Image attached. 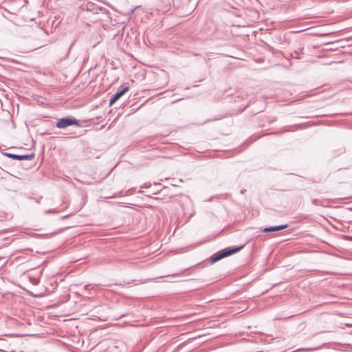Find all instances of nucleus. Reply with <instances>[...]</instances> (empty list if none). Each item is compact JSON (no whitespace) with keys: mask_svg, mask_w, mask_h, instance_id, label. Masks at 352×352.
Returning a JSON list of instances; mask_svg holds the SVG:
<instances>
[{"mask_svg":"<svg viewBox=\"0 0 352 352\" xmlns=\"http://www.w3.org/2000/svg\"><path fill=\"white\" fill-rule=\"evenodd\" d=\"M244 245H241L239 247H235V248H228L223 249L222 250L215 253L213 254L210 258V262L211 263H214L217 262L218 261L230 256L234 253H236L239 252L243 248Z\"/></svg>","mask_w":352,"mask_h":352,"instance_id":"1","label":"nucleus"},{"mask_svg":"<svg viewBox=\"0 0 352 352\" xmlns=\"http://www.w3.org/2000/svg\"><path fill=\"white\" fill-rule=\"evenodd\" d=\"M72 125L80 126L79 120L72 117H65L60 119L56 124L59 129H65Z\"/></svg>","mask_w":352,"mask_h":352,"instance_id":"2","label":"nucleus"},{"mask_svg":"<svg viewBox=\"0 0 352 352\" xmlns=\"http://www.w3.org/2000/svg\"><path fill=\"white\" fill-rule=\"evenodd\" d=\"M3 155L9 158L16 160H32L35 157V154L34 153L27 155H16L10 153H4Z\"/></svg>","mask_w":352,"mask_h":352,"instance_id":"3","label":"nucleus"},{"mask_svg":"<svg viewBox=\"0 0 352 352\" xmlns=\"http://www.w3.org/2000/svg\"><path fill=\"white\" fill-rule=\"evenodd\" d=\"M129 90V87H124L121 90L118 91L116 94H114L110 100L109 105H113L117 100H118L125 93H126Z\"/></svg>","mask_w":352,"mask_h":352,"instance_id":"4","label":"nucleus"},{"mask_svg":"<svg viewBox=\"0 0 352 352\" xmlns=\"http://www.w3.org/2000/svg\"><path fill=\"white\" fill-rule=\"evenodd\" d=\"M287 227H288L287 224H283V225L275 226H270V227H267V228H264L263 232H265V233H267V232L279 231V230H283L285 228H287Z\"/></svg>","mask_w":352,"mask_h":352,"instance_id":"5","label":"nucleus"},{"mask_svg":"<svg viewBox=\"0 0 352 352\" xmlns=\"http://www.w3.org/2000/svg\"><path fill=\"white\" fill-rule=\"evenodd\" d=\"M86 8H87V10L88 11H90L91 12H94V13H96L97 14L98 12V10H102V8H99L98 6H96L95 3H91V2H89L87 5H86Z\"/></svg>","mask_w":352,"mask_h":352,"instance_id":"6","label":"nucleus"},{"mask_svg":"<svg viewBox=\"0 0 352 352\" xmlns=\"http://www.w3.org/2000/svg\"><path fill=\"white\" fill-rule=\"evenodd\" d=\"M312 203H313L314 205H318V200H317V199H314V200L312 201Z\"/></svg>","mask_w":352,"mask_h":352,"instance_id":"7","label":"nucleus"},{"mask_svg":"<svg viewBox=\"0 0 352 352\" xmlns=\"http://www.w3.org/2000/svg\"><path fill=\"white\" fill-rule=\"evenodd\" d=\"M180 275H181V274H173L172 276H180Z\"/></svg>","mask_w":352,"mask_h":352,"instance_id":"8","label":"nucleus"},{"mask_svg":"<svg viewBox=\"0 0 352 352\" xmlns=\"http://www.w3.org/2000/svg\"><path fill=\"white\" fill-rule=\"evenodd\" d=\"M245 192V189H243V190H241V193H244Z\"/></svg>","mask_w":352,"mask_h":352,"instance_id":"9","label":"nucleus"},{"mask_svg":"<svg viewBox=\"0 0 352 352\" xmlns=\"http://www.w3.org/2000/svg\"><path fill=\"white\" fill-rule=\"evenodd\" d=\"M72 45H74V43H72V45L69 46V48H72Z\"/></svg>","mask_w":352,"mask_h":352,"instance_id":"10","label":"nucleus"},{"mask_svg":"<svg viewBox=\"0 0 352 352\" xmlns=\"http://www.w3.org/2000/svg\"><path fill=\"white\" fill-rule=\"evenodd\" d=\"M72 45H74V43H72V45L69 46V48H72Z\"/></svg>","mask_w":352,"mask_h":352,"instance_id":"11","label":"nucleus"},{"mask_svg":"<svg viewBox=\"0 0 352 352\" xmlns=\"http://www.w3.org/2000/svg\"><path fill=\"white\" fill-rule=\"evenodd\" d=\"M72 45H74V43H72V45L69 46V48H72Z\"/></svg>","mask_w":352,"mask_h":352,"instance_id":"12","label":"nucleus"},{"mask_svg":"<svg viewBox=\"0 0 352 352\" xmlns=\"http://www.w3.org/2000/svg\"><path fill=\"white\" fill-rule=\"evenodd\" d=\"M0 351H3V350H2V349H0Z\"/></svg>","mask_w":352,"mask_h":352,"instance_id":"13","label":"nucleus"}]
</instances>
